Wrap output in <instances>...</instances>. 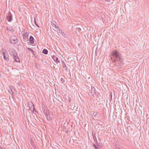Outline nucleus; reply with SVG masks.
Here are the masks:
<instances>
[{
	"mask_svg": "<svg viewBox=\"0 0 149 149\" xmlns=\"http://www.w3.org/2000/svg\"><path fill=\"white\" fill-rule=\"evenodd\" d=\"M6 29L8 31H10L12 33L14 31V29H12L11 27L9 26L7 27L6 28Z\"/></svg>",
	"mask_w": 149,
	"mask_h": 149,
	"instance_id": "nucleus-14",
	"label": "nucleus"
},
{
	"mask_svg": "<svg viewBox=\"0 0 149 149\" xmlns=\"http://www.w3.org/2000/svg\"><path fill=\"white\" fill-rule=\"evenodd\" d=\"M48 50L46 49H43L42 53L45 54H48Z\"/></svg>",
	"mask_w": 149,
	"mask_h": 149,
	"instance_id": "nucleus-17",
	"label": "nucleus"
},
{
	"mask_svg": "<svg viewBox=\"0 0 149 149\" xmlns=\"http://www.w3.org/2000/svg\"><path fill=\"white\" fill-rule=\"evenodd\" d=\"M17 55V53L15 52V53H14L11 54V55L13 56V58Z\"/></svg>",
	"mask_w": 149,
	"mask_h": 149,
	"instance_id": "nucleus-22",
	"label": "nucleus"
},
{
	"mask_svg": "<svg viewBox=\"0 0 149 149\" xmlns=\"http://www.w3.org/2000/svg\"><path fill=\"white\" fill-rule=\"evenodd\" d=\"M2 51L3 54V55H4V54H6V53H8L7 52L6 50L5 49H4L3 48H2Z\"/></svg>",
	"mask_w": 149,
	"mask_h": 149,
	"instance_id": "nucleus-16",
	"label": "nucleus"
},
{
	"mask_svg": "<svg viewBox=\"0 0 149 149\" xmlns=\"http://www.w3.org/2000/svg\"><path fill=\"white\" fill-rule=\"evenodd\" d=\"M52 117H53L52 115L51 114H50L49 113H48V114L47 115V116H46V118L47 119H48V118Z\"/></svg>",
	"mask_w": 149,
	"mask_h": 149,
	"instance_id": "nucleus-19",
	"label": "nucleus"
},
{
	"mask_svg": "<svg viewBox=\"0 0 149 149\" xmlns=\"http://www.w3.org/2000/svg\"><path fill=\"white\" fill-rule=\"evenodd\" d=\"M11 88H12V90L15 93V88L14 87H13V86H11Z\"/></svg>",
	"mask_w": 149,
	"mask_h": 149,
	"instance_id": "nucleus-23",
	"label": "nucleus"
},
{
	"mask_svg": "<svg viewBox=\"0 0 149 149\" xmlns=\"http://www.w3.org/2000/svg\"><path fill=\"white\" fill-rule=\"evenodd\" d=\"M93 139H94V140L95 141V139L96 140V141H97V139H96V138L95 136V137L93 136Z\"/></svg>",
	"mask_w": 149,
	"mask_h": 149,
	"instance_id": "nucleus-28",
	"label": "nucleus"
},
{
	"mask_svg": "<svg viewBox=\"0 0 149 149\" xmlns=\"http://www.w3.org/2000/svg\"><path fill=\"white\" fill-rule=\"evenodd\" d=\"M91 93L92 94H95V95H96V90L95 88L93 87V88H92V87H91Z\"/></svg>",
	"mask_w": 149,
	"mask_h": 149,
	"instance_id": "nucleus-12",
	"label": "nucleus"
},
{
	"mask_svg": "<svg viewBox=\"0 0 149 149\" xmlns=\"http://www.w3.org/2000/svg\"><path fill=\"white\" fill-rule=\"evenodd\" d=\"M15 52L16 51L15 50L12 49H10L9 50V52L11 55L14 53H15Z\"/></svg>",
	"mask_w": 149,
	"mask_h": 149,
	"instance_id": "nucleus-15",
	"label": "nucleus"
},
{
	"mask_svg": "<svg viewBox=\"0 0 149 149\" xmlns=\"http://www.w3.org/2000/svg\"><path fill=\"white\" fill-rule=\"evenodd\" d=\"M58 31H59L58 32L62 35L65 38H67V34L65 33L64 32H63L62 30H60V29H59Z\"/></svg>",
	"mask_w": 149,
	"mask_h": 149,
	"instance_id": "nucleus-7",
	"label": "nucleus"
},
{
	"mask_svg": "<svg viewBox=\"0 0 149 149\" xmlns=\"http://www.w3.org/2000/svg\"><path fill=\"white\" fill-rule=\"evenodd\" d=\"M118 149H120L119 148H118Z\"/></svg>",
	"mask_w": 149,
	"mask_h": 149,
	"instance_id": "nucleus-36",
	"label": "nucleus"
},
{
	"mask_svg": "<svg viewBox=\"0 0 149 149\" xmlns=\"http://www.w3.org/2000/svg\"><path fill=\"white\" fill-rule=\"evenodd\" d=\"M29 33L28 32H26L24 34L22 35L23 38L25 40H28V35Z\"/></svg>",
	"mask_w": 149,
	"mask_h": 149,
	"instance_id": "nucleus-6",
	"label": "nucleus"
},
{
	"mask_svg": "<svg viewBox=\"0 0 149 149\" xmlns=\"http://www.w3.org/2000/svg\"><path fill=\"white\" fill-rule=\"evenodd\" d=\"M34 23H35V24L36 25V26H37L38 28H39L40 27H39V25L36 22V19L35 17H34Z\"/></svg>",
	"mask_w": 149,
	"mask_h": 149,
	"instance_id": "nucleus-20",
	"label": "nucleus"
},
{
	"mask_svg": "<svg viewBox=\"0 0 149 149\" xmlns=\"http://www.w3.org/2000/svg\"><path fill=\"white\" fill-rule=\"evenodd\" d=\"M52 58L54 61L57 63H60V61L58 60V58L57 57H56L55 56H54L52 57Z\"/></svg>",
	"mask_w": 149,
	"mask_h": 149,
	"instance_id": "nucleus-8",
	"label": "nucleus"
},
{
	"mask_svg": "<svg viewBox=\"0 0 149 149\" xmlns=\"http://www.w3.org/2000/svg\"><path fill=\"white\" fill-rule=\"evenodd\" d=\"M97 112H95L93 113V114L94 116H95L97 115Z\"/></svg>",
	"mask_w": 149,
	"mask_h": 149,
	"instance_id": "nucleus-26",
	"label": "nucleus"
},
{
	"mask_svg": "<svg viewBox=\"0 0 149 149\" xmlns=\"http://www.w3.org/2000/svg\"><path fill=\"white\" fill-rule=\"evenodd\" d=\"M29 41L30 43L31 44H33L34 43V39L33 37L31 36H30L29 39Z\"/></svg>",
	"mask_w": 149,
	"mask_h": 149,
	"instance_id": "nucleus-9",
	"label": "nucleus"
},
{
	"mask_svg": "<svg viewBox=\"0 0 149 149\" xmlns=\"http://www.w3.org/2000/svg\"><path fill=\"white\" fill-rule=\"evenodd\" d=\"M14 58L15 61V62H20L19 59L17 55H16L15 57H14Z\"/></svg>",
	"mask_w": 149,
	"mask_h": 149,
	"instance_id": "nucleus-13",
	"label": "nucleus"
},
{
	"mask_svg": "<svg viewBox=\"0 0 149 149\" xmlns=\"http://www.w3.org/2000/svg\"><path fill=\"white\" fill-rule=\"evenodd\" d=\"M7 19L8 21L9 22H11L12 20V15L10 13H9L6 16Z\"/></svg>",
	"mask_w": 149,
	"mask_h": 149,
	"instance_id": "nucleus-4",
	"label": "nucleus"
},
{
	"mask_svg": "<svg viewBox=\"0 0 149 149\" xmlns=\"http://www.w3.org/2000/svg\"><path fill=\"white\" fill-rule=\"evenodd\" d=\"M1 146H0V149H1Z\"/></svg>",
	"mask_w": 149,
	"mask_h": 149,
	"instance_id": "nucleus-35",
	"label": "nucleus"
},
{
	"mask_svg": "<svg viewBox=\"0 0 149 149\" xmlns=\"http://www.w3.org/2000/svg\"><path fill=\"white\" fill-rule=\"evenodd\" d=\"M68 100L69 102H70V98H68Z\"/></svg>",
	"mask_w": 149,
	"mask_h": 149,
	"instance_id": "nucleus-32",
	"label": "nucleus"
},
{
	"mask_svg": "<svg viewBox=\"0 0 149 149\" xmlns=\"http://www.w3.org/2000/svg\"><path fill=\"white\" fill-rule=\"evenodd\" d=\"M105 1L107 2H109V0H105Z\"/></svg>",
	"mask_w": 149,
	"mask_h": 149,
	"instance_id": "nucleus-33",
	"label": "nucleus"
},
{
	"mask_svg": "<svg viewBox=\"0 0 149 149\" xmlns=\"http://www.w3.org/2000/svg\"><path fill=\"white\" fill-rule=\"evenodd\" d=\"M93 146L95 148V149H99L98 147H97L95 144L93 143Z\"/></svg>",
	"mask_w": 149,
	"mask_h": 149,
	"instance_id": "nucleus-21",
	"label": "nucleus"
},
{
	"mask_svg": "<svg viewBox=\"0 0 149 149\" xmlns=\"http://www.w3.org/2000/svg\"><path fill=\"white\" fill-rule=\"evenodd\" d=\"M3 58L4 59L7 61H9L8 58V53H6V54H4L3 56Z\"/></svg>",
	"mask_w": 149,
	"mask_h": 149,
	"instance_id": "nucleus-10",
	"label": "nucleus"
},
{
	"mask_svg": "<svg viewBox=\"0 0 149 149\" xmlns=\"http://www.w3.org/2000/svg\"><path fill=\"white\" fill-rule=\"evenodd\" d=\"M44 113L45 114V115L46 116H47V115L48 114V113H49V110H44L43 111Z\"/></svg>",
	"mask_w": 149,
	"mask_h": 149,
	"instance_id": "nucleus-18",
	"label": "nucleus"
},
{
	"mask_svg": "<svg viewBox=\"0 0 149 149\" xmlns=\"http://www.w3.org/2000/svg\"><path fill=\"white\" fill-rule=\"evenodd\" d=\"M52 25L57 30H58L60 28L56 25V23L54 21H53L52 22Z\"/></svg>",
	"mask_w": 149,
	"mask_h": 149,
	"instance_id": "nucleus-5",
	"label": "nucleus"
},
{
	"mask_svg": "<svg viewBox=\"0 0 149 149\" xmlns=\"http://www.w3.org/2000/svg\"><path fill=\"white\" fill-rule=\"evenodd\" d=\"M28 105L31 111H32L33 112V113L34 110H35V107L33 103L31 102H28Z\"/></svg>",
	"mask_w": 149,
	"mask_h": 149,
	"instance_id": "nucleus-3",
	"label": "nucleus"
},
{
	"mask_svg": "<svg viewBox=\"0 0 149 149\" xmlns=\"http://www.w3.org/2000/svg\"><path fill=\"white\" fill-rule=\"evenodd\" d=\"M8 92L12 95V97H13L14 92L12 90V88L10 87L9 89L8 90Z\"/></svg>",
	"mask_w": 149,
	"mask_h": 149,
	"instance_id": "nucleus-11",
	"label": "nucleus"
},
{
	"mask_svg": "<svg viewBox=\"0 0 149 149\" xmlns=\"http://www.w3.org/2000/svg\"><path fill=\"white\" fill-rule=\"evenodd\" d=\"M53 117H50L48 118V119H47L48 120L50 121V120H52V119H53Z\"/></svg>",
	"mask_w": 149,
	"mask_h": 149,
	"instance_id": "nucleus-25",
	"label": "nucleus"
},
{
	"mask_svg": "<svg viewBox=\"0 0 149 149\" xmlns=\"http://www.w3.org/2000/svg\"><path fill=\"white\" fill-rule=\"evenodd\" d=\"M61 81L62 83H64L65 82V80L63 78H61Z\"/></svg>",
	"mask_w": 149,
	"mask_h": 149,
	"instance_id": "nucleus-24",
	"label": "nucleus"
},
{
	"mask_svg": "<svg viewBox=\"0 0 149 149\" xmlns=\"http://www.w3.org/2000/svg\"><path fill=\"white\" fill-rule=\"evenodd\" d=\"M30 51H31V53H32V54H34V52L33 50V49H31L30 50Z\"/></svg>",
	"mask_w": 149,
	"mask_h": 149,
	"instance_id": "nucleus-30",
	"label": "nucleus"
},
{
	"mask_svg": "<svg viewBox=\"0 0 149 149\" xmlns=\"http://www.w3.org/2000/svg\"><path fill=\"white\" fill-rule=\"evenodd\" d=\"M63 67L64 68H65V67H66V66L65 64L64 63V64L63 65Z\"/></svg>",
	"mask_w": 149,
	"mask_h": 149,
	"instance_id": "nucleus-29",
	"label": "nucleus"
},
{
	"mask_svg": "<svg viewBox=\"0 0 149 149\" xmlns=\"http://www.w3.org/2000/svg\"><path fill=\"white\" fill-rule=\"evenodd\" d=\"M109 96H110V97H111V99H112V93L111 92L110 93Z\"/></svg>",
	"mask_w": 149,
	"mask_h": 149,
	"instance_id": "nucleus-27",
	"label": "nucleus"
},
{
	"mask_svg": "<svg viewBox=\"0 0 149 149\" xmlns=\"http://www.w3.org/2000/svg\"><path fill=\"white\" fill-rule=\"evenodd\" d=\"M111 58L112 62L115 65L117 63H122L123 61L122 56L116 50H113L111 52Z\"/></svg>",
	"mask_w": 149,
	"mask_h": 149,
	"instance_id": "nucleus-1",
	"label": "nucleus"
},
{
	"mask_svg": "<svg viewBox=\"0 0 149 149\" xmlns=\"http://www.w3.org/2000/svg\"><path fill=\"white\" fill-rule=\"evenodd\" d=\"M10 41L11 44H15L18 42V40L17 37L14 36L11 38Z\"/></svg>",
	"mask_w": 149,
	"mask_h": 149,
	"instance_id": "nucleus-2",
	"label": "nucleus"
},
{
	"mask_svg": "<svg viewBox=\"0 0 149 149\" xmlns=\"http://www.w3.org/2000/svg\"><path fill=\"white\" fill-rule=\"evenodd\" d=\"M1 149H5L4 148H1Z\"/></svg>",
	"mask_w": 149,
	"mask_h": 149,
	"instance_id": "nucleus-34",
	"label": "nucleus"
},
{
	"mask_svg": "<svg viewBox=\"0 0 149 149\" xmlns=\"http://www.w3.org/2000/svg\"><path fill=\"white\" fill-rule=\"evenodd\" d=\"M31 49V48H28V47H27V49H28V50H29V51H30V50Z\"/></svg>",
	"mask_w": 149,
	"mask_h": 149,
	"instance_id": "nucleus-31",
	"label": "nucleus"
}]
</instances>
